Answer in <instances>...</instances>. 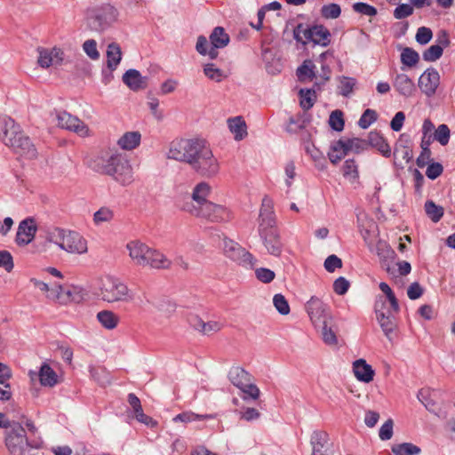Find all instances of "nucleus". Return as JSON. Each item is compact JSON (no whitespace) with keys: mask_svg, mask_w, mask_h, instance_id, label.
Here are the masks:
<instances>
[{"mask_svg":"<svg viewBox=\"0 0 455 455\" xmlns=\"http://www.w3.org/2000/svg\"><path fill=\"white\" fill-rule=\"evenodd\" d=\"M155 307L158 312L166 318H170L176 311V304L166 299L157 301Z\"/></svg>","mask_w":455,"mask_h":455,"instance_id":"45","label":"nucleus"},{"mask_svg":"<svg viewBox=\"0 0 455 455\" xmlns=\"http://www.w3.org/2000/svg\"><path fill=\"white\" fill-rule=\"evenodd\" d=\"M425 212L434 222H438L443 215V207L436 205L433 201L426 202Z\"/></svg>","mask_w":455,"mask_h":455,"instance_id":"48","label":"nucleus"},{"mask_svg":"<svg viewBox=\"0 0 455 455\" xmlns=\"http://www.w3.org/2000/svg\"><path fill=\"white\" fill-rule=\"evenodd\" d=\"M5 445L12 455H26L28 448H39L38 443L28 440L21 424L14 425V428L6 432Z\"/></svg>","mask_w":455,"mask_h":455,"instance_id":"5","label":"nucleus"},{"mask_svg":"<svg viewBox=\"0 0 455 455\" xmlns=\"http://www.w3.org/2000/svg\"><path fill=\"white\" fill-rule=\"evenodd\" d=\"M395 90L404 97H411L415 92L412 80L405 74H398L394 81Z\"/></svg>","mask_w":455,"mask_h":455,"instance_id":"26","label":"nucleus"},{"mask_svg":"<svg viewBox=\"0 0 455 455\" xmlns=\"http://www.w3.org/2000/svg\"><path fill=\"white\" fill-rule=\"evenodd\" d=\"M204 74L211 80L217 83L221 82L227 78V75L224 70L219 68L214 63H206L204 65Z\"/></svg>","mask_w":455,"mask_h":455,"instance_id":"40","label":"nucleus"},{"mask_svg":"<svg viewBox=\"0 0 455 455\" xmlns=\"http://www.w3.org/2000/svg\"><path fill=\"white\" fill-rule=\"evenodd\" d=\"M37 63L41 68H47L52 65H59L63 60V52L59 48H38Z\"/></svg>","mask_w":455,"mask_h":455,"instance_id":"20","label":"nucleus"},{"mask_svg":"<svg viewBox=\"0 0 455 455\" xmlns=\"http://www.w3.org/2000/svg\"><path fill=\"white\" fill-rule=\"evenodd\" d=\"M443 52V50L442 49L441 45L434 44L431 45L423 52V59L424 60L429 62L435 61L441 58Z\"/></svg>","mask_w":455,"mask_h":455,"instance_id":"53","label":"nucleus"},{"mask_svg":"<svg viewBox=\"0 0 455 455\" xmlns=\"http://www.w3.org/2000/svg\"><path fill=\"white\" fill-rule=\"evenodd\" d=\"M340 13V6L337 4H329L323 5L321 9V14L325 19H337Z\"/></svg>","mask_w":455,"mask_h":455,"instance_id":"54","label":"nucleus"},{"mask_svg":"<svg viewBox=\"0 0 455 455\" xmlns=\"http://www.w3.org/2000/svg\"><path fill=\"white\" fill-rule=\"evenodd\" d=\"M99 297L105 302H130L133 296L128 286L119 278L107 275L101 279Z\"/></svg>","mask_w":455,"mask_h":455,"instance_id":"4","label":"nucleus"},{"mask_svg":"<svg viewBox=\"0 0 455 455\" xmlns=\"http://www.w3.org/2000/svg\"><path fill=\"white\" fill-rule=\"evenodd\" d=\"M306 151L308 155H310L311 158L315 161L318 169L323 170L326 167V162L323 153L320 150H318L314 145L307 146Z\"/></svg>","mask_w":455,"mask_h":455,"instance_id":"49","label":"nucleus"},{"mask_svg":"<svg viewBox=\"0 0 455 455\" xmlns=\"http://www.w3.org/2000/svg\"><path fill=\"white\" fill-rule=\"evenodd\" d=\"M356 81L354 78L346 76L341 77L339 85V93L345 97L349 96L352 93Z\"/></svg>","mask_w":455,"mask_h":455,"instance_id":"52","label":"nucleus"},{"mask_svg":"<svg viewBox=\"0 0 455 455\" xmlns=\"http://www.w3.org/2000/svg\"><path fill=\"white\" fill-rule=\"evenodd\" d=\"M46 296L49 299L61 305H67L69 302L76 301L71 290L67 289L57 283L51 285L49 293L46 294Z\"/></svg>","mask_w":455,"mask_h":455,"instance_id":"21","label":"nucleus"},{"mask_svg":"<svg viewBox=\"0 0 455 455\" xmlns=\"http://www.w3.org/2000/svg\"><path fill=\"white\" fill-rule=\"evenodd\" d=\"M368 142L371 147L377 148L384 156H390L391 148L379 132H371L368 135Z\"/></svg>","mask_w":455,"mask_h":455,"instance_id":"31","label":"nucleus"},{"mask_svg":"<svg viewBox=\"0 0 455 455\" xmlns=\"http://www.w3.org/2000/svg\"><path fill=\"white\" fill-rule=\"evenodd\" d=\"M347 154V152L346 146L344 145V140H339L331 145V149L328 152V157L333 164H336L345 157Z\"/></svg>","mask_w":455,"mask_h":455,"instance_id":"38","label":"nucleus"},{"mask_svg":"<svg viewBox=\"0 0 455 455\" xmlns=\"http://www.w3.org/2000/svg\"><path fill=\"white\" fill-rule=\"evenodd\" d=\"M333 321L322 323L315 328L321 332L322 339L326 345L335 346L338 343L336 332L332 329Z\"/></svg>","mask_w":455,"mask_h":455,"instance_id":"35","label":"nucleus"},{"mask_svg":"<svg viewBox=\"0 0 455 455\" xmlns=\"http://www.w3.org/2000/svg\"><path fill=\"white\" fill-rule=\"evenodd\" d=\"M96 319L104 329L109 331L116 328L120 322L119 315L115 312L108 309L98 312L96 315Z\"/></svg>","mask_w":455,"mask_h":455,"instance_id":"28","label":"nucleus"},{"mask_svg":"<svg viewBox=\"0 0 455 455\" xmlns=\"http://www.w3.org/2000/svg\"><path fill=\"white\" fill-rule=\"evenodd\" d=\"M392 451L395 455H419L421 450L411 443H403L394 445Z\"/></svg>","mask_w":455,"mask_h":455,"instance_id":"43","label":"nucleus"},{"mask_svg":"<svg viewBox=\"0 0 455 455\" xmlns=\"http://www.w3.org/2000/svg\"><path fill=\"white\" fill-rule=\"evenodd\" d=\"M450 136V129L446 124H440L434 132V140L442 146H446L449 143Z\"/></svg>","mask_w":455,"mask_h":455,"instance_id":"50","label":"nucleus"},{"mask_svg":"<svg viewBox=\"0 0 455 455\" xmlns=\"http://www.w3.org/2000/svg\"><path fill=\"white\" fill-rule=\"evenodd\" d=\"M324 268L330 273H333L337 268L342 267V260L336 255L332 254L324 260Z\"/></svg>","mask_w":455,"mask_h":455,"instance_id":"64","label":"nucleus"},{"mask_svg":"<svg viewBox=\"0 0 455 455\" xmlns=\"http://www.w3.org/2000/svg\"><path fill=\"white\" fill-rule=\"evenodd\" d=\"M330 126L337 131L340 132L344 129V119L343 114L340 110H334L331 112L329 119Z\"/></svg>","mask_w":455,"mask_h":455,"instance_id":"55","label":"nucleus"},{"mask_svg":"<svg viewBox=\"0 0 455 455\" xmlns=\"http://www.w3.org/2000/svg\"><path fill=\"white\" fill-rule=\"evenodd\" d=\"M310 31H311V27L308 28L307 26H304L303 24H299L293 29V37L297 42H301L303 44H306L304 39L309 40Z\"/></svg>","mask_w":455,"mask_h":455,"instance_id":"61","label":"nucleus"},{"mask_svg":"<svg viewBox=\"0 0 455 455\" xmlns=\"http://www.w3.org/2000/svg\"><path fill=\"white\" fill-rule=\"evenodd\" d=\"M255 275L256 278L263 283H271L275 277V274L274 271H272L269 268L267 267H259L255 269Z\"/></svg>","mask_w":455,"mask_h":455,"instance_id":"59","label":"nucleus"},{"mask_svg":"<svg viewBox=\"0 0 455 455\" xmlns=\"http://www.w3.org/2000/svg\"><path fill=\"white\" fill-rule=\"evenodd\" d=\"M228 124L235 140H242L247 135V126L242 116L229 118Z\"/></svg>","mask_w":455,"mask_h":455,"instance_id":"32","label":"nucleus"},{"mask_svg":"<svg viewBox=\"0 0 455 455\" xmlns=\"http://www.w3.org/2000/svg\"><path fill=\"white\" fill-rule=\"evenodd\" d=\"M328 443V434L324 431L313 432L310 443L312 445V455L327 453L326 445Z\"/></svg>","mask_w":455,"mask_h":455,"instance_id":"30","label":"nucleus"},{"mask_svg":"<svg viewBox=\"0 0 455 455\" xmlns=\"http://www.w3.org/2000/svg\"><path fill=\"white\" fill-rule=\"evenodd\" d=\"M210 192L211 187L208 183H198L193 188L191 196L184 197L180 205V210L188 214L191 207L195 208L196 210H199L201 206H204V204L209 202L207 197L209 196Z\"/></svg>","mask_w":455,"mask_h":455,"instance_id":"10","label":"nucleus"},{"mask_svg":"<svg viewBox=\"0 0 455 455\" xmlns=\"http://www.w3.org/2000/svg\"><path fill=\"white\" fill-rule=\"evenodd\" d=\"M166 157L188 164L203 177L211 178L220 171V164L205 140L181 138L173 140L168 147Z\"/></svg>","mask_w":455,"mask_h":455,"instance_id":"1","label":"nucleus"},{"mask_svg":"<svg viewBox=\"0 0 455 455\" xmlns=\"http://www.w3.org/2000/svg\"><path fill=\"white\" fill-rule=\"evenodd\" d=\"M141 141V134L138 131L126 132L118 140L116 144L120 148L127 151L137 148Z\"/></svg>","mask_w":455,"mask_h":455,"instance_id":"25","label":"nucleus"},{"mask_svg":"<svg viewBox=\"0 0 455 455\" xmlns=\"http://www.w3.org/2000/svg\"><path fill=\"white\" fill-rule=\"evenodd\" d=\"M191 216L206 220L210 222L228 221L232 218L231 212L225 206L214 204L209 201L201 206L199 210L191 207L189 210Z\"/></svg>","mask_w":455,"mask_h":455,"instance_id":"6","label":"nucleus"},{"mask_svg":"<svg viewBox=\"0 0 455 455\" xmlns=\"http://www.w3.org/2000/svg\"><path fill=\"white\" fill-rule=\"evenodd\" d=\"M36 231L37 227L34 219L27 218L21 220L15 236L16 244L20 247L29 244L34 240Z\"/></svg>","mask_w":455,"mask_h":455,"instance_id":"15","label":"nucleus"},{"mask_svg":"<svg viewBox=\"0 0 455 455\" xmlns=\"http://www.w3.org/2000/svg\"><path fill=\"white\" fill-rule=\"evenodd\" d=\"M84 52L92 59L98 60L100 58V52L97 50V43L93 39L86 40L83 44Z\"/></svg>","mask_w":455,"mask_h":455,"instance_id":"63","label":"nucleus"},{"mask_svg":"<svg viewBox=\"0 0 455 455\" xmlns=\"http://www.w3.org/2000/svg\"><path fill=\"white\" fill-rule=\"evenodd\" d=\"M126 249L129 251V256L132 262L139 267L168 268L171 266V260L163 253L150 248L146 243L139 240L129 242L126 244Z\"/></svg>","mask_w":455,"mask_h":455,"instance_id":"3","label":"nucleus"},{"mask_svg":"<svg viewBox=\"0 0 455 455\" xmlns=\"http://www.w3.org/2000/svg\"><path fill=\"white\" fill-rule=\"evenodd\" d=\"M273 304L279 314L286 315L290 313V306L283 295L278 293L273 298Z\"/></svg>","mask_w":455,"mask_h":455,"instance_id":"51","label":"nucleus"},{"mask_svg":"<svg viewBox=\"0 0 455 455\" xmlns=\"http://www.w3.org/2000/svg\"><path fill=\"white\" fill-rule=\"evenodd\" d=\"M347 152L360 153L365 148V142L358 138L343 140Z\"/></svg>","mask_w":455,"mask_h":455,"instance_id":"57","label":"nucleus"},{"mask_svg":"<svg viewBox=\"0 0 455 455\" xmlns=\"http://www.w3.org/2000/svg\"><path fill=\"white\" fill-rule=\"evenodd\" d=\"M315 66L310 60L303 61L302 65L297 69V76L300 81L305 79L312 80L315 76Z\"/></svg>","mask_w":455,"mask_h":455,"instance_id":"42","label":"nucleus"},{"mask_svg":"<svg viewBox=\"0 0 455 455\" xmlns=\"http://www.w3.org/2000/svg\"><path fill=\"white\" fill-rule=\"evenodd\" d=\"M376 318L379 323L385 336L391 339L390 334L396 327L395 313L387 307V301L380 297L375 302L374 306Z\"/></svg>","mask_w":455,"mask_h":455,"instance_id":"11","label":"nucleus"},{"mask_svg":"<svg viewBox=\"0 0 455 455\" xmlns=\"http://www.w3.org/2000/svg\"><path fill=\"white\" fill-rule=\"evenodd\" d=\"M17 154L28 159H34L37 156V151L28 137L24 134L11 147Z\"/></svg>","mask_w":455,"mask_h":455,"instance_id":"24","label":"nucleus"},{"mask_svg":"<svg viewBox=\"0 0 455 455\" xmlns=\"http://www.w3.org/2000/svg\"><path fill=\"white\" fill-rule=\"evenodd\" d=\"M211 44L224 48L229 43V36L221 27L215 28L210 35Z\"/></svg>","mask_w":455,"mask_h":455,"instance_id":"39","label":"nucleus"},{"mask_svg":"<svg viewBox=\"0 0 455 455\" xmlns=\"http://www.w3.org/2000/svg\"><path fill=\"white\" fill-rule=\"evenodd\" d=\"M188 323L195 331L208 336L220 331L224 327V323L220 321L210 320L204 322L196 315L188 317Z\"/></svg>","mask_w":455,"mask_h":455,"instance_id":"17","label":"nucleus"},{"mask_svg":"<svg viewBox=\"0 0 455 455\" xmlns=\"http://www.w3.org/2000/svg\"><path fill=\"white\" fill-rule=\"evenodd\" d=\"M440 76L435 68L427 69L419 77V86L423 93L432 96L439 85Z\"/></svg>","mask_w":455,"mask_h":455,"instance_id":"19","label":"nucleus"},{"mask_svg":"<svg viewBox=\"0 0 455 455\" xmlns=\"http://www.w3.org/2000/svg\"><path fill=\"white\" fill-rule=\"evenodd\" d=\"M122 60V52L120 46L112 43L107 49V65L110 70H115Z\"/></svg>","mask_w":455,"mask_h":455,"instance_id":"33","label":"nucleus"},{"mask_svg":"<svg viewBox=\"0 0 455 455\" xmlns=\"http://www.w3.org/2000/svg\"><path fill=\"white\" fill-rule=\"evenodd\" d=\"M23 135L20 126L9 116L0 117V140L11 148Z\"/></svg>","mask_w":455,"mask_h":455,"instance_id":"13","label":"nucleus"},{"mask_svg":"<svg viewBox=\"0 0 455 455\" xmlns=\"http://www.w3.org/2000/svg\"><path fill=\"white\" fill-rule=\"evenodd\" d=\"M353 10L357 13L369 17L375 16L378 12L374 6L361 2L354 4Z\"/></svg>","mask_w":455,"mask_h":455,"instance_id":"60","label":"nucleus"},{"mask_svg":"<svg viewBox=\"0 0 455 455\" xmlns=\"http://www.w3.org/2000/svg\"><path fill=\"white\" fill-rule=\"evenodd\" d=\"M91 166L95 172L111 177L122 186H129L134 181L129 156L117 149L109 148L100 152L92 160Z\"/></svg>","mask_w":455,"mask_h":455,"instance_id":"2","label":"nucleus"},{"mask_svg":"<svg viewBox=\"0 0 455 455\" xmlns=\"http://www.w3.org/2000/svg\"><path fill=\"white\" fill-rule=\"evenodd\" d=\"M68 230L57 227L50 228L45 232V240L61 250Z\"/></svg>","mask_w":455,"mask_h":455,"instance_id":"34","label":"nucleus"},{"mask_svg":"<svg viewBox=\"0 0 455 455\" xmlns=\"http://www.w3.org/2000/svg\"><path fill=\"white\" fill-rule=\"evenodd\" d=\"M61 250L68 253L84 254L88 251L87 241L78 232L68 229Z\"/></svg>","mask_w":455,"mask_h":455,"instance_id":"16","label":"nucleus"},{"mask_svg":"<svg viewBox=\"0 0 455 455\" xmlns=\"http://www.w3.org/2000/svg\"><path fill=\"white\" fill-rule=\"evenodd\" d=\"M124 84L132 91H140L147 87V77L142 76L140 71L129 69L123 76Z\"/></svg>","mask_w":455,"mask_h":455,"instance_id":"22","label":"nucleus"},{"mask_svg":"<svg viewBox=\"0 0 455 455\" xmlns=\"http://www.w3.org/2000/svg\"><path fill=\"white\" fill-rule=\"evenodd\" d=\"M306 311L315 327L332 322V315L329 311V307L319 298L311 297L305 305Z\"/></svg>","mask_w":455,"mask_h":455,"instance_id":"9","label":"nucleus"},{"mask_svg":"<svg viewBox=\"0 0 455 455\" xmlns=\"http://www.w3.org/2000/svg\"><path fill=\"white\" fill-rule=\"evenodd\" d=\"M299 104H300V107L304 109V110H308L310 109L315 100H316V95H315V92L314 90H310V89H301L299 92Z\"/></svg>","mask_w":455,"mask_h":455,"instance_id":"44","label":"nucleus"},{"mask_svg":"<svg viewBox=\"0 0 455 455\" xmlns=\"http://www.w3.org/2000/svg\"><path fill=\"white\" fill-rule=\"evenodd\" d=\"M413 6L409 4H401L394 10V17L396 20H402L411 16L413 13Z\"/></svg>","mask_w":455,"mask_h":455,"instance_id":"62","label":"nucleus"},{"mask_svg":"<svg viewBox=\"0 0 455 455\" xmlns=\"http://www.w3.org/2000/svg\"><path fill=\"white\" fill-rule=\"evenodd\" d=\"M223 252L226 257L244 267H253L257 259L240 244L230 239H224Z\"/></svg>","mask_w":455,"mask_h":455,"instance_id":"8","label":"nucleus"},{"mask_svg":"<svg viewBox=\"0 0 455 455\" xmlns=\"http://www.w3.org/2000/svg\"><path fill=\"white\" fill-rule=\"evenodd\" d=\"M419 60V53L410 47H405L401 53V61L407 67L415 66Z\"/></svg>","mask_w":455,"mask_h":455,"instance_id":"47","label":"nucleus"},{"mask_svg":"<svg viewBox=\"0 0 455 455\" xmlns=\"http://www.w3.org/2000/svg\"><path fill=\"white\" fill-rule=\"evenodd\" d=\"M259 232L268 253L273 256H280L282 252L283 244L280 241L277 230L272 226H260Z\"/></svg>","mask_w":455,"mask_h":455,"instance_id":"12","label":"nucleus"},{"mask_svg":"<svg viewBox=\"0 0 455 455\" xmlns=\"http://www.w3.org/2000/svg\"><path fill=\"white\" fill-rule=\"evenodd\" d=\"M228 379L235 387L251 398L254 400L259 398V389L251 383V375L243 368L232 367L228 372Z\"/></svg>","mask_w":455,"mask_h":455,"instance_id":"7","label":"nucleus"},{"mask_svg":"<svg viewBox=\"0 0 455 455\" xmlns=\"http://www.w3.org/2000/svg\"><path fill=\"white\" fill-rule=\"evenodd\" d=\"M353 371L355 378L364 383L371 382L374 377L372 367L364 359H358L353 363Z\"/></svg>","mask_w":455,"mask_h":455,"instance_id":"23","label":"nucleus"},{"mask_svg":"<svg viewBox=\"0 0 455 455\" xmlns=\"http://www.w3.org/2000/svg\"><path fill=\"white\" fill-rule=\"evenodd\" d=\"M114 218V210L108 206H102L94 212L92 221L95 226L99 227L106 223H110Z\"/></svg>","mask_w":455,"mask_h":455,"instance_id":"37","label":"nucleus"},{"mask_svg":"<svg viewBox=\"0 0 455 455\" xmlns=\"http://www.w3.org/2000/svg\"><path fill=\"white\" fill-rule=\"evenodd\" d=\"M308 41L313 42L315 44L327 46L331 42V33L323 25L313 26L311 27Z\"/></svg>","mask_w":455,"mask_h":455,"instance_id":"27","label":"nucleus"},{"mask_svg":"<svg viewBox=\"0 0 455 455\" xmlns=\"http://www.w3.org/2000/svg\"><path fill=\"white\" fill-rule=\"evenodd\" d=\"M38 375L43 387H53L59 383L57 373L48 363H44L41 365Z\"/></svg>","mask_w":455,"mask_h":455,"instance_id":"29","label":"nucleus"},{"mask_svg":"<svg viewBox=\"0 0 455 455\" xmlns=\"http://www.w3.org/2000/svg\"><path fill=\"white\" fill-rule=\"evenodd\" d=\"M58 126L72 131L82 137L89 135L88 126L78 117L72 116L71 114L61 111L56 115Z\"/></svg>","mask_w":455,"mask_h":455,"instance_id":"14","label":"nucleus"},{"mask_svg":"<svg viewBox=\"0 0 455 455\" xmlns=\"http://www.w3.org/2000/svg\"><path fill=\"white\" fill-rule=\"evenodd\" d=\"M117 17V11L111 5H106L98 11L93 18H92L91 26L94 29H104L113 23Z\"/></svg>","mask_w":455,"mask_h":455,"instance_id":"18","label":"nucleus"},{"mask_svg":"<svg viewBox=\"0 0 455 455\" xmlns=\"http://www.w3.org/2000/svg\"><path fill=\"white\" fill-rule=\"evenodd\" d=\"M377 120V113L372 109H366L361 116L358 124L363 129H367L372 123Z\"/></svg>","mask_w":455,"mask_h":455,"instance_id":"58","label":"nucleus"},{"mask_svg":"<svg viewBox=\"0 0 455 455\" xmlns=\"http://www.w3.org/2000/svg\"><path fill=\"white\" fill-rule=\"evenodd\" d=\"M341 171L343 177L351 182H354L358 179V165L354 159L346 160Z\"/></svg>","mask_w":455,"mask_h":455,"instance_id":"41","label":"nucleus"},{"mask_svg":"<svg viewBox=\"0 0 455 455\" xmlns=\"http://www.w3.org/2000/svg\"><path fill=\"white\" fill-rule=\"evenodd\" d=\"M431 391L427 388H422L419 391L417 397L429 411H434L435 403L430 398Z\"/></svg>","mask_w":455,"mask_h":455,"instance_id":"56","label":"nucleus"},{"mask_svg":"<svg viewBox=\"0 0 455 455\" xmlns=\"http://www.w3.org/2000/svg\"><path fill=\"white\" fill-rule=\"evenodd\" d=\"M213 419V416L211 414H196L192 411H186V412H182V413H180L177 416H175L173 418V421H175V422L180 421V422L188 423V422H192V421H196V420H203V419Z\"/></svg>","mask_w":455,"mask_h":455,"instance_id":"46","label":"nucleus"},{"mask_svg":"<svg viewBox=\"0 0 455 455\" xmlns=\"http://www.w3.org/2000/svg\"><path fill=\"white\" fill-rule=\"evenodd\" d=\"M272 209V201L264 197L262 200V205L259 212V225L260 226H272L274 225V216Z\"/></svg>","mask_w":455,"mask_h":455,"instance_id":"36","label":"nucleus"}]
</instances>
